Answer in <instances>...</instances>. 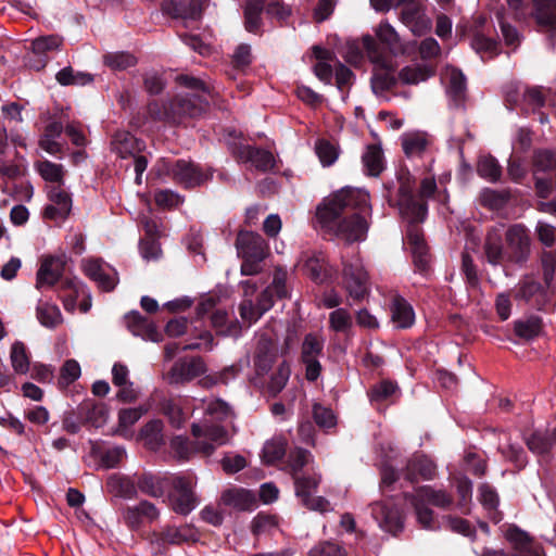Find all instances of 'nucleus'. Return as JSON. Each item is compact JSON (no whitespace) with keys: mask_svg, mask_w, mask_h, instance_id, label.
I'll return each instance as SVG.
<instances>
[{"mask_svg":"<svg viewBox=\"0 0 556 556\" xmlns=\"http://www.w3.org/2000/svg\"><path fill=\"white\" fill-rule=\"evenodd\" d=\"M371 216L369 194L363 190L342 189L317 206L316 217L321 227L349 242L366 238Z\"/></svg>","mask_w":556,"mask_h":556,"instance_id":"obj_1","label":"nucleus"},{"mask_svg":"<svg viewBox=\"0 0 556 556\" xmlns=\"http://www.w3.org/2000/svg\"><path fill=\"white\" fill-rule=\"evenodd\" d=\"M437 182L433 177H426L417 189V179L405 164H401L395 170V178L383 184L388 204L396 207L401 216H412L421 219L428 215L427 200L437 191Z\"/></svg>","mask_w":556,"mask_h":556,"instance_id":"obj_2","label":"nucleus"},{"mask_svg":"<svg viewBox=\"0 0 556 556\" xmlns=\"http://www.w3.org/2000/svg\"><path fill=\"white\" fill-rule=\"evenodd\" d=\"M483 253L492 266L511 264L522 267L531 255L530 231L522 224L510 225L505 231L503 226H493L486 231Z\"/></svg>","mask_w":556,"mask_h":556,"instance_id":"obj_3","label":"nucleus"},{"mask_svg":"<svg viewBox=\"0 0 556 556\" xmlns=\"http://www.w3.org/2000/svg\"><path fill=\"white\" fill-rule=\"evenodd\" d=\"M178 85L193 91L192 93L177 94L167 105L164 106L166 119L173 124H184L187 119L200 117L210 105V87L201 79L189 76L178 75L176 77Z\"/></svg>","mask_w":556,"mask_h":556,"instance_id":"obj_4","label":"nucleus"},{"mask_svg":"<svg viewBox=\"0 0 556 556\" xmlns=\"http://www.w3.org/2000/svg\"><path fill=\"white\" fill-rule=\"evenodd\" d=\"M238 256L242 258L241 274L254 276L262 271L263 262L269 254L266 240L257 232L240 230L236 239Z\"/></svg>","mask_w":556,"mask_h":556,"instance_id":"obj_5","label":"nucleus"},{"mask_svg":"<svg viewBox=\"0 0 556 556\" xmlns=\"http://www.w3.org/2000/svg\"><path fill=\"white\" fill-rule=\"evenodd\" d=\"M508 8L514 12L516 20H526L532 16L542 31L548 34L554 46L556 42V0H531V9L525 0H506Z\"/></svg>","mask_w":556,"mask_h":556,"instance_id":"obj_6","label":"nucleus"},{"mask_svg":"<svg viewBox=\"0 0 556 556\" xmlns=\"http://www.w3.org/2000/svg\"><path fill=\"white\" fill-rule=\"evenodd\" d=\"M553 294V283L547 286L545 281L541 282L533 274H527L518 281L514 299L525 302L540 312L551 313L555 306Z\"/></svg>","mask_w":556,"mask_h":556,"instance_id":"obj_7","label":"nucleus"},{"mask_svg":"<svg viewBox=\"0 0 556 556\" xmlns=\"http://www.w3.org/2000/svg\"><path fill=\"white\" fill-rule=\"evenodd\" d=\"M169 483L173 490L168 494L172 509L182 516L189 515L199 504L194 493L195 477L191 473L173 475Z\"/></svg>","mask_w":556,"mask_h":556,"instance_id":"obj_8","label":"nucleus"},{"mask_svg":"<svg viewBox=\"0 0 556 556\" xmlns=\"http://www.w3.org/2000/svg\"><path fill=\"white\" fill-rule=\"evenodd\" d=\"M164 169L167 175L186 189L199 187L213 176L212 172L205 173L199 165L182 159L164 162Z\"/></svg>","mask_w":556,"mask_h":556,"instance_id":"obj_9","label":"nucleus"},{"mask_svg":"<svg viewBox=\"0 0 556 556\" xmlns=\"http://www.w3.org/2000/svg\"><path fill=\"white\" fill-rule=\"evenodd\" d=\"M295 489V496L302 506L309 510L326 511L329 502L323 496H313L318 489L321 477L318 473H302L292 478Z\"/></svg>","mask_w":556,"mask_h":556,"instance_id":"obj_10","label":"nucleus"},{"mask_svg":"<svg viewBox=\"0 0 556 556\" xmlns=\"http://www.w3.org/2000/svg\"><path fill=\"white\" fill-rule=\"evenodd\" d=\"M343 287L355 301L363 300L369 293L368 274L359 258L343 261Z\"/></svg>","mask_w":556,"mask_h":556,"instance_id":"obj_11","label":"nucleus"},{"mask_svg":"<svg viewBox=\"0 0 556 556\" xmlns=\"http://www.w3.org/2000/svg\"><path fill=\"white\" fill-rule=\"evenodd\" d=\"M364 52H366L369 60L375 64H382L384 62L380 45L370 35L363 36L362 40H349L344 47L342 56L349 64L358 66L363 63Z\"/></svg>","mask_w":556,"mask_h":556,"instance_id":"obj_12","label":"nucleus"},{"mask_svg":"<svg viewBox=\"0 0 556 556\" xmlns=\"http://www.w3.org/2000/svg\"><path fill=\"white\" fill-rule=\"evenodd\" d=\"M395 8H401V21L414 35L421 36L431 29L432 23L421 0H396Z\"/></svg>","mask_w":556,"mask_h":556,"instance_id":"obj_13","label":"nucleus"},{"mask_svg":"<svg viewBox=\"0 0 556 556\" xmlns=\"http://www.w3.org/2000/svg\"><path fill=\"white\" fill-rule=\"evenodd\" d=\"M370 507L372 517L382 530L392 535L403 531L405 516L397 505L390 502H375Z\"/></svg>","mask_w":556,"mask_h":556,"instance_id":"obj_14","label":"nucleus"},{"mask_svg":"<svg viewBox=\"0 0 556 556\" xmlns=\"http://www.w3.org/2000/svg\"><path fill=\"white\" fill-rule=\"evenodd\" d=\"M206 364L201 356L180 357L172 366L168 376L170 384H185L204 375Z\"/></svg>","mask_w":556,"mask_h":556,"instance_id":"obj_15","label":"nucleus"},{"mask_svg":"<svg viewBox=\"0 0 556 556\" xmlns=\"http://www.w3.org/2000/svg\"><path fill=\"white\" fill-rule=\"evenodd\" d=\"M233 157L239 162L251 163L257 170L267 172L275 165V159L270 151L263 148L235 143L231 147Z\"/></svg>","mask_w":556,"mask_h":556,"instance_id":"obj_16","label":"nucleus"},{"mask_svg":"<svg viewBox=\"0 0 556 556\" xmlns=\"http://www.w3.org/2000/svg\"><path fill=\"white\" fill-rule=\"evenodd\" d=\"M190 526L177 528L175 526H166L159 531H153L149 535L152 548L157 553H164L168 545H180L189 541L192 536Z\"/></svg>","mask_w":556,"mask_h":556,"instance_id":"obj_17","label":"nucleus"},{"mask_svg":"<svg viewBox=\"0 0 556 556\" xmlns=\"http://www.w3.org/2000/svg\"><path fill=\"white\" fill-rule=\"evenodd\" d=\"M66 264L67 257L64 254L43 257L36 274V288L40 289L42 286L52 287L59 281L61 283L64 280L62 277L65 273Z\"/></svg>","mask_w":556,"mask_h":556,"instance_id":"obj_18","label":"nucleus"},{"mask_svg":"<svg viewBox=\"0 0 556 556\" xmlns=\"http://www.w3.org/2000/svg\"><path fill=\"white\" fill-rule=\"evenodd\" d=\"M207 0H164L162 10L173 18L198 21Z\"/></svg>","mask_w":556,"mask_h":556,"instance_id":"obj_19","label":"nucleus"},{"mask_svg":"<svg viewBox=\"0 0 556 556\" xmlns=\"http://www.w3.org/2000/svg\"><path fill=\"white\" fill-rule=\"evenodd\" d=\"M125 525L130 530H139L144 522H153L160 516L156 506L147 501H141L138 505L127 506L122 511Z\"/></svg>","mask_w":556,"mask_h":556,"instance_id":"obj_20","label":"nucleus"},{"mask_svg":"<svg viewBox=\"0 0 556 556\" xmlns=\"http://www.w3.org/2000/svg\"><path fill=\"white\" fill-rule=\"evenodd\" d=\"M51 204L43 210V217L50 220L66 219L72 211V198L60 185L52 187L48 192Z\"/></svg>","mask_w":556,"mask_h":556,"instance_id":"obj_21","label":"nucleus"},{"mask_svg":"<svg viewBox=\"0 0 556 556\" xmlns=\"http://www.w3.org/2000/svg\"><path fill=\"white\" fill-rule=\"evenodd\" d=\"M124 318L128 330L134 336L141 337L143 340L152 342H160L163 340V334L157 330L156 326L138 311L129 312Z\"/></svg>","mask_w":556,"mask_h":556,"instance_id":"obj_22","label":"nucleus"},{"mask_svg":"<svg viewBox=\"0 0 556 556\" xmlns=\"http://www.w3.org/2000/svg\"><path fill=\"white\" fill-rule=\"evenodd\" d=\"M135 478H137L138 491L148 496L159 498L169 489L173 475L143 472L140 475L136 473Z\"/></svg>","mask_w":556,"mask_h":556,"instance_id":"obj_23","label":"nucleus"},{"mask_svg":"<svg viewBox=\"0 0 556 556\" xmlns=\"http://www.w3.org/2000/svg\"><path fill=\"white\" fill-rule=\"evenodd\" d=\"M108 406L104 403L87 399L77 407V418L83 425L100 428L106 422Z\"/></svg>","mask_w":556,"mask_h":556,"instance_id":"obj_24","label":"nucleus"},{"mask_svg":"<svg viewBox=\"0 0 556 556\" xmlns=\"http://www.w3.org/2000/svg\"><path fill=\"white\" fill-rule=\"evenodd\" d=\"M435 465L428 457L415 456L408 459L403 476L409 483H417L419 480H432L435 476Z\"/></svg>","mask_w":556,"mask_h":556,"instance_id":"obj_25","label":"nucleus"},{"mask_svg":"<svg viewBox=\"0 0 556 556\" xmlns=\"http://www.w3.org/2000/svg\"><path fill=\"white\" fill-rule=\"evenodd\" d=\"M112 151L122 159L132 156L146 149V143L127 130H117L111 140Z\"/></svg>","mask_w":556,"mask_h":556,"instance_id":"obj_26","label":"nucleus"},{"mask_svg":"<svg viewBox=\"0 0 556 556\" xmlns=\"http://www.w3.org/2000/svg\"><path fill=\"white\" fill-rule=\"evenodd\" d=\"M277 358V348L273 340L262 338L256 346L254 356L255 372L257 376L267 374Z\"/></svg>","mask_w":556,"mask_h":556,"instance_id":"obj_27","label":"nucleus"},{"mask_svg":"<svg viewBox=\"0 0 556 556\" xmlns=\"http://www.w3.org/2000/svg\"><path fill=\"white\" fill-rule=\"evenodd\" d=\"M222 502L238 510H252L256 507L255 494L245 489H228L222 493Z\"/></svg>","mask_w":556,"mask_h":556,"instance_id":"obj_28","label":"nucleus"},{"mask_svg":"<svg viewBox=\"0 0 556 556\" xmlns=\"http://www.w3.org/2000/svg\"><path fill=\"white\" fill-rule=\"evenodd\" d=\"M211 323L217 334L238 337L241 333V325L237 318L225 309H216L211 315Z\"/></svg>","mask_w":556,"mask_h":556,"instance_id":"obj_29","label":"nucleus"},{"mask_svg":"<svg viewBox=\"0 0 556 556\" xmlns=\"http://www.w3.org/2000/svg\"><path fill=\"white\" fill-rule=\"evenodd\" d=\"M64 131V127L61 122L53 121L50 122L45 127V132L39 139V147L52 155H58L63 153V146L56 141L58 138Z\"/></svg>","mask_w":556,"mask_h":556,"instance_id":"obj_30","label":"nucleus"},{"mask_svg":"<svg viewBox=\"0 0 556 556\" xmlns=\"http://www.w3.org/2000/svg\"><path fill=\"white\" fill-rule=\"evenodd\" d=\"M106 486L110 492L123 498H135L138 493L137 478L132 479L117 473L108 478Z\"/></svg>","mask_w":556,"mask_h":556,"instance_id":"obj_31","label":"nucleus"},{"mask_svg":"<svg viewBox=\"0 0 556 556\" xmlns=\"http://www.w3.org/2000/svg\"><path fill=\"white\" fill-rule=\"evenodd\" d=\"M467 91V79L464 73L456 67H452L450 72V81L447 86V94L456 108L464 105Z\"/></svg>","mask_w":556,"mask_h":556,"instance_id":"obj_32","label":"nucleus"},{"mask_svg":"<svg viewBox=\"0 0 556 556\" xmlns=\"http://www.w3.org/2000/svg\"><path fill=\"white\" fill-rule=\"evenodd\" d=\"M139 437L144 445L151 451H157L165 444L163 435V421L152 419L148 421L140 430Z\"/></svg>","mask_w":556,"mask_h":556,"instance_id":"obj_33","label":"nucleus"},{"mask_svg":"<svg viewBox=\"0 0 556 556\" xmlns=\"http://www.w3.org/2000/svg\"><path fill=\"white\" fill-rule=\"evenodd\" d=\"M213 341L214 339L211 332L204 331L199 336L198 341L185 344L182 346H180V344L176 342L167 343L164 348L165 358L168 361L173 359L179 350L192 351L203 349L205 351H211L213 349Z\"/></svg>","mask_w":556,"mask_h":556,"instance_id":"obj_34","label":"nucleus"},{"mask_svg":"<svg viewBox=\"0 0 556 556\" xmlns=\"http://www.w3.org/2000/svg\"><path fill=\"white\" fill-rule=\"evenodd\" d=\"M362 162L367 175L377 177L384 169V156L379 144H369L362 156Z\"/></svg>","mask_w":556,"mask_h":556,"instance_id":"obj_35","label":"nucleus"},{"mask_svg":"<svg viewBox=\"0 0 556 556\" xmlns=\"http://www.w3.org/2000/svg\"><path fill=\"white\" fill-rule=\"evenodd\" d=\"M543 329V320L536 315H531L526 319L514 321V332L521 340L530 341L540 336Z\"/></svg>","mask_w":556,"mask_h":556,"instance_id":"obj_36","label":"nucleus"},{"mask_svg":"<svg viewBox=\"0 0 556 556\" xmlns=\"http://www.w3.org/2000/svg\"><path fill=\"white\" fill-rule=\"evenodd\" d=\"M404 500L409 502L417 516V521L422 528L432 530L434 529L433 510L426 505V502L418 495L410 492L403 493Z\"/></svg>","mask_w":556,"mask_h":556,"instance_id":"obj_37","label":"nucleus"},{"mask_svg":"<svg viewBox=\"0 0 556 556\" xmlns=\"http://www.w3.org/2000/svg\"><path fill=\"white\" fill-rule=\"evenodd\" d=\"M266 0H248L244 7V26L249 33H258L262 27V13Z\"/></svg>","mask_w":556,"mask_h":556,"instance_id":"obj_38","label":"nucleus"},{"mask_svg":"<svg viewBox=\"0 0 556 556\" xmlns=\"http://www.w3.org/2000/svg\"><path fill=\"white\" fill-rule=\"evenodd\" d=\"M80 291V281L74 278H65L59 286V298L65 311L74 312Z\"/></svg>","mask_w":556,"mask_h":556,"instance_id":"obj_39","label":"nucleus"},{"mask_svg":"<svg viewBox=\"0 0 556 556\" xmlns=\"http://www.w3.org/2000/svg\"><path fill=\"white\" fill-rule=\"evenodd\" d=\"M392 320L397 324L400 328H409L415 320V313L412 305L400 295L393 299Z\"/></svg>","mask_w":556,"mask_h":556,"instance_id":"obj_40","label":"nucleus"},{"mask_svg":"<svg viewBox=\"0 0 556 556\" xmlns=\"http://www.w3.org/2000/svg\"><path fill=\"white\" fill-rule=\"evenodd\" d=\"M406 222V239L407 244L410 249V251L419 250L427 248V243L424 238V231L420 228L419 224L424 223L427 218V215H422L421 219H418L417 217L414 218L412 216H402Z\"/></svg>","mask_w":556,"mask_h":556,"instance_id":"obj_41","label":"nucleus"},{"mask_svg":"<svg viewBox=\"0 0 556 556\" xmlns=\"http://www.w3.org/2000/svg\"><path fill=\"white\" fill-rule=\"evenodd\" d=\"M379 65L381 68L375 71L370 79L372 92L377 96L391 90L397 84V78L387 67V61Z\"/></svg>","mask_w":556,"mask_h":556,"instance_id":"obj_42","label":"nucleus"},{"mask_svg":"<svg viewBox=\"0 0 556 556\" xmlns=\"http://www.w3.org/2000/svg\"><path fill=\"white\" fill-rule=\"evenodd\" d=\"M191 433L194 438H205L206 440L223 445L228 441L227 430L219 425H198L192 424Z\"/></svg>","mask_w":556,"mask_h":556,"instance_id":"obj_43","label":"nucleus"},{"mask_svg":"<svg viewBox=\"0 0 556 556\" xmlns=\"http://www.w3.org/2000/svg\"><path fill=\"white\" fill-rule=\"evenodd\" d=\"M528 448L546 459L553 458V444L548 432L534 431L526 441Z\"/></svg>","mask_w":556,"mask_h":556,"instance_id":"obj_44","label":"nucleus"},{"mask_svg":"<svg viewBox=\"0 0 556 556\" xmlns=\"http://www.w3.org/2000/svg\"><path fill=\"white\" fill-rule=\"evenodd\" d=\"M435 67L433 65H417L416 67L405 66L399 73V78L404 84H418L434 76Z\"/></svg>","mask_w":556,"mask_h":556,"instance_id":"obj_45","label":"nucleus"},{"mask_svg":"<svg viewBox=\"0 0 556 556\" xmlns=\"http://www.w3.org/2000/svg\"><path fill=\"white\" fill-rule=\"evenodd\" d=\"M36 316L39 323L47 328H55L62 323V314L56 305L39 301L36 307Z\"/></svg>","mask_w":556,"mask_h":556,"instance_id":"obj_46","label":"nucleus"},{"mask_svg":"<svg viewBox=\"0 0 556 556\" xmlns=\"http://www.w3.org/2000/svg\"><path fill=\"white\" fill-rule=\"evenodd\" d=\"M137 62V58L127 51L108 52L103 55V64L112 71H125Z\"/></svg>","mask_w":556,"mask_h":556,"instance_id":"obj_47","label":"nucleus"},{"mask_svg":"<svg viewBox=\"0 0 556 556\" xmlns=\"http://www.w3.org/2000/svg\"><path fill=\"white\" fill-rule=\"evenodd\" d=\"M425 502H428L440 508H448L452 503V496L442 490H434L430 485L419 486L415 493Z\"/></svg>","mask_w":556,"mask_h":556,"instance_id":"obj_48","label":"nucleus"},{"mask_svg":"<svg viewBox=\"0 0 556 556\" xmlns=\"http://www.w3.org/2000/svg\"><path fill=\"white\" fill-rule=\"evenodd\" d=\"M477 172L480 177L491 182H496L502 177V166L492 155L483 156L479 160Z\"/></svg>","mask_w":556,"mask_h":556,"instance_id":"obj_49","label":"nucleus"},{"mask_svg":"<svg viewBox=\"0 0 556 556\" xmlns=\"http://www.w3.org/2000/svg\"><path fill=\"white\" fill-rule=\"evenodd\" d=\"M556 169V154L549 150H538L533 154V175Z\"/></svg>","mask_w":556,"mask_h":556,"instance_id":"obj_50","label":"nucleus"},{"mask_svg":"<svg viewBox=\"0 0 556 556\" xmlns=\"http://www.w3.org/2000/svg\"><path fill=\"white\" fill-rule=\"evenodd\" d=\"M11 363L16 374L24 375L29 370V357L23 342L16 341L12 344Z\"/></svg>","mask_w":556,"mask_h":556,"instance_id":"obj_51","label":"nucleus"},{"mask_svg":"<svg viewBox=\"0 0 556 556\" xmlns=\"http://www.w3.org/2000/svg\"><path fill=\"white\" fill-rule=\"evenodd\" d=\"M471 47L475 51L481 54L483 61H485L483 54H488V59H493L500 53V43L482 34H476L471 39Z\"/></svg>","mask_w":556,"mask_h":556,"instance_id":"obj_52","label":"nucleus"},{"mask_svg":"<svg viewBox=\"0 0 556 556\" xmlns=\"http://www.w3.org/2000/svg\"><path fill=\"white\" fill-rule=\"evenodd\" d=\"M305 274L316 283H323L328 278L324 258L311 256L304 263Z\"/></svg>","mask_w":556,"mask_h":556,"instance_id":"obj_53","label":"nucleus"},{"mask_svg":"<svg viewBox=\"0 0 556 556\" xmlns=\"http://www.w3.org/2000/svg\"><path fill=\"white\" fill-rule=\"evenodd\" d=\"M37 169L40 176L50 182H56L63 185L64 182V169L61 164L52 163L48 160H43L37 163Z\"/></svg>","mask_w":556,"mask_h":556,"instance_id":"obj_54","label":"nucleus"},{"mask_svg":"<svg viewBox=\"0 0 556 556\" xmlns=\"http://www.w3.org/2000/svg\"><path fill=\"white\" fill-rule=\"evenodd\" d=\"M290 374V366L286 361L279 364L277 370L273 374L268 383V391L273 396H276L282 391L289 380Z\"/></svg>","mask_w":556,"mask_h":556,"instance_id":"obj_55","label":"nucleus"},{"mask_svg":"<svg viewBox=\"0 0 556 556\" xmlns=\"http://www.w3.org/2000/svg\"><path fill=\"white\" fill-rule=\"evenodd\" d=\"M278 526L276 517L273 515L258 513L251 522V532L254 536L270 533Z\"/></svg>","mask_w":556,"mask_h":556,"instance_id":"obj_56","label":"nucleus"},{"mask_svg":"<svg viewBox=\"0 0 556 556\" xmlns=\"http://www.w3.org/2000/svg\"><path fill=\"white\" fill-rule=\"evenodd\" d=\"M375 33L380 43L384 45L389 50L393 51L399 47L400 36L387 21L381 22L375 29Z\"/></svg>","mask_w":556,"mask_h":556,"instance_id":"obj_57","label":"nucleus"},{"mask_svg":"<svg viewBox=\"0 0 556 556\" xmlns=\"http://www.w3.org/2000/svg\"><path fill=\"white\" fill-rule=\"evenodd\" d=\"M315 152L324 166L332 165L339 155L337 147L327 139L316 141Z\"/></svg>","mask_w":556,"mask_h":556,"instance_id":"obj_58","label":"nucleus"},{"mask_svg":"<svg viewBox=\"0 0 556 556\" xmlns=\"http://www.w3.org/2000/svg\"><path fill=\"white\" fill-rule=\"evenodd\" d=\"M62 39L55 35L42 36L31 41V51L40 55H47L48 52L58 50Z\"/></svg>","mask_w":556,"mask_h":556,"instance_id":"obj_59","label":"nucleus"},{"mask_svg":"<svg viewBox=\"0 0 556 556\" xmlns=\"http://www.w3.org/2000/svg\"><path fill=\"white\" fill-rule=\"evenodd\" d=\"M510 199V194L507 191H496L492 189H485L482 193L481 202L484 206L498 210L504 207Z\"/></svg>","mask_w":556,"mask_h":556,"instance_id":"obj_60","label":"nucleus"},{"mask_svg":"<svg viewBox=\"0 0 556 556\" xmlns=\"http://www.w3.org/2000/svg\"><path fill=\"white\" fill-rule=\"evenodd\" d=\"M324 341L313 333L305 336L302 343L301 359L318 358L323 354Z\"/></svg>","mask_w":556,"mask_h":556,"instance_id":"obj_61","label":"nucleus"},{"mask_svg":"<svg viewBox=\"0 0 556 556\" xmlns=\"http://www.w3.org/2000/svg\"><path fill=\"white\" fill-rule=\"evenodd\" d=\"M397 390V384L390 380H382L375 384L369 391L371 402L381 403L390 399Z\"/></svg>","mask_w":556,"mask_h":556,"instance_id":"obj_62","label":"nucleus"},{"mask_svg":"<svg viewBox=\"0 0 556 556\" xmlns=\"http://www.w3.org/2000/svg\"><path fill=\"white\" fill-rule=\"evenodd\" d=\"M402 147L407 157L420 155L427 148V140L420 135H406Z\"/></svg>","mask_w":556,"mask_h":556,"instance_id":"obj_63","label":"nucleus"},{"mask_svg":"<svg viewBox=\"0 0 556 556\" xmlns=\"http://www.w3.org/2000/svg\"><path fill=\"white\" fill-rule=\"evenodd\" d=\"M329 325L336 332H345L353 325L352 317L345 308H337L329 315Z\"/></svg>","mask_w":556,"mask_h":556,"instance_id":"obj_64","label":"nucleus"}]
</instances>
